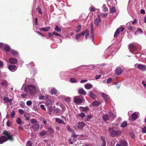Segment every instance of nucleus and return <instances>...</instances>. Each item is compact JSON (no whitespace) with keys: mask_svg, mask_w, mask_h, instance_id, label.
<instances>
[{"mask_svg":"<svg viewBox=\"0 0 146 146\" xmlns=\"http://www.w3.org/2000/svg\"><path fill=\"white\" fill-rule=\"evenodd\" d=\"M3 134L4 135L0 137V144H2L8 140L11 141L13 140V135L11 133L5 131L3 132Z\"/></svg>","mask_w":146,"mask_h":146,"instance_id":"obj_1","label":"nucleus"},{"mask_svg":"<svg viewBox=\"0 0 146 146\" xmlns=\"http://www.w3.org/2000/svg\"><path fill=\"white\" fill-rule=\"evenodd\" d=\"M114 128V127L109 128V131L110 133L111 136L112 137L119 136L121 133V131L120 129H118L115 131Z\"/></svg>","mask_w":146,"mask_h":146,"instance_id":"obj_2","label":"nucleus"},{"mask_svg":"<svg viewBox=\"0 0 146 146\" xmlns=\"http://www.w3.org/2000/svg\"><path fill=\"white\" fill-rule=\"evenodd\" d=\"M24 91L27 92L29 93L31 95L35 94L36 92L35 87L31 85L26 86L24 89Z\"/></svg>","mask_w":146,"mask_h":146,"instance_id":"obj_3","label":"nucleus"},{"mask_svg":"<svg viewBox=\"0 0 146 146\" xmlns=\"http://www.w3.org/2000/svg\"><path fill=\"white\" fill-rule=\"evenodd\" d=\"M89 31L87 29L84 31L76 35L75 37L76 40H78L79 38L81 36H83L84 35L85 36L86 38H87L89 36Z\"/></svg>","mask_w":146,"mask_h":146,"instance_id":"obj_4","label":"nucleus"},{"mask_svg":"<svg viewBox=\"0 0 146 146\" xmlns=\"http://www.w3.org/2000/svg\"><path fill=\"white\" fill-rule=\"evenodd\" d=\"M135 66L140 70L143 71H146V66L145 65L136 64H135Z\"/></svg>","mask_w":146,"mask_h":146,"instance_id":"obj_5","label":"nucleus"},{"mask_svg":"<svg viewBox=\"0 0 146 146\" xmlns=\"http://www.w3.org/2000/svg\"><path fill=\"white\" fill-rule=\"evenodd\" d=\"M138 45V44L137 43H134L130 44L129 46V50L131 52L135 51L136 50Z\"/></svg>","mask_w":146,"mask_h":146,"instance_id":"obj_6","label":"nucleus"},{"mask_svg":"<svg viewBox=\"0 0 146 146\" xmlns=\"http://www.w3.org/2000/svg\"><path fill=\"white\" fill-rule=\"evenodd\" d=\"M74 102L76 104H80L82 102L83 100L79 96H76L74 98Z\"/></svg>","mask_w":146,"mask_h":146,"instance_id":"obj_7","label":"nucleus"},{"mask_svg":"<svg viewBox=\"0 0 146 146\" xmlns=\"http://www.w3.org/2000/svg\"><path fill=\"white\" fill-rule=\"evenodd\" d=\"M124 28L123 27L120 28L118 29L116 31L114 34V37H117L119 35L120 33L122 32L124 30Z\"/></svg>","mask_w":146,"mask_h":146,"instance_id":"obj_8","label":"nucleus"},{"mask_svg":"<svg viewBox=\"0 0 146 146\" xmlns=\"http://www.w3.org/2000/svg\"><path fill=\"white\" fill-rule=\"evenodd\" d=\"M8 68L11 71L14 72L17 70V67L15 65H10L8 66Z\"/></svg>","mask_w":146,"mask_h":146,"instance_id":"obj_9","label":"nucleus"},{"mask_svg":"<svg viewBox=\"0 0 146 146\" xmlns=\"http://www.w3.org/2000/svg\"><path fill=\"white\" fill-rule=\"evenodd\" d=\"M97 16L98 18L96 19L94 21V24L96 25H98L99 23L101 22V20L100 15H98Z\"/></svg>","mask_w":146,"mask_h":146,"instance_id":"obj_10","label":"nucleus"},{"mask_svg":"<svg viewBox=\"0 0 146 146\" xmlns=\"http://www.w3.org/2000/svg\"><path fill=\"white\" fill-rule=\"evenodd\" d=\"M52 101L50 100H47L45 102V105L48 107L51 108L52 106Z\"/></svg>","mask_w":146,"mask_h":146,"instance_id":"obj_11","label":"nucleus"},{"mask_svg":"<svg viewBox=\"0 0 146 146\" xmlns=\"http://www.w3.org/2000/svg\"><path fill=\"white\" fill-rule=\"evenodd\" d=\"M101 95L106 102H107L109 100L110 98L108 95L104 93H102Z\"/></svg>","mask_w":146,"mask_h":146,"instance_id":"obj_12","label":"nucleus"},{"mask_svg":"<svg viewBox=\"0 0 146 146\" xmlns=\"http://www.w3.org/2000/svg\"><path fill=\"white\" fill-rule=\"evenodd\" d=\"M78 92L79 94H82L84 95H86L87 94L84 90L82 88H80L78 90Z\"/></svg>","mask_w":146,"mask_h":146,"instance_id":"obj_13","label":"nucleus"},{"mask_svg":"<svg viewBox=\"0 0 146 146\" xmlns=\"http://www.w3.org/2000/svg\"><path fill=\"white\" fill-rule=\"evenodd\" d=\"M119 143L121 146H128V143L127 141L123 140H121L119 141Z\"/></svg>","mask_w":146,"mask_h":146,"instance_id":"obj_14","label":"nucleus"},{"mask_svg":"<svg viewBox=\"0 0 146 146\" xmlns=\"http://www.w3.org/2000/svg\"><path fill=\"white\" fill-rule=\"evenodd\" d=\"M9 61L11 64H15L17 62V60L15 58H10L9 59Z\"/></svg>","mask_w":146,"mask_h":146,"instance_id":"obj_15","label":"nucleus"},{"mask_svg":"<svg viewBox=\"0 0 146 146\" xmlns=\"http://www.w3.org/2000/svg\"><path fill=\"white\" fill-rule=\"evenodd\" d=\"M85 125V123L84 122H80L78 123V128L79 129H82L83 127Z\"/></svg>","mask_w":146,"mask_h":146,"instance_id":"obj_16","label":"nucleus"},{"mask_svg":"<svg viewBox=\"0 0 146 146\" xmlns=\"http://www.w3.org/2000/svg\"><path fill=\"white\" fill-rule=\"evenodd\" d=\"M122 72V70L121 68L118 67L116 68L115 72L116 74L118 75L121 74Z\"/></svg>","mask_w":146,"mask_h":146,"instance_id":"obj_17","label":"nucleus"},{"mask_svg":"<svg viewBox=\"0 0 146 146\" xmlns=\"http://www.w3.org/2000/svg\"><path fill=\"white\" fill-rule=\"evenodd\" d=\"M3 100L6 103L9 102L11 104L12 100L11 99H9L8 98L6 97L4 98Z\"/></svg>","mask_w":146,"mask_h":146,"instance_id":"obj_18","label":"nucleus"},{"mask_svg":"<svg viewBox=\"0 0 146 146\" xmlns=\"http://www.w3.org/2000/svg\"><path fill=\"white\" fill-rule=\"evenodd\" d=\"M93 85L90 83H87L84 85L85 88L88 90H90L92 88Z\"/></svg>","mask_w":146,"mask_h":146,"instance_id":"obj_19","label":"nucleus"},{"mask_svg":"<svg viewBox=\"0 0 146 146\" xmlns=\"http://www.w3.org/2000/svg\"><path fill=\"white\" fill-rule=\"evenodd\" d=\"M134 120H135L138 117V115L135 112L133 113L131 116Z\"/></svg>","mask_w":146,"mask_h":146,"instance_id":"obj_20","label":"nucleus"},{"mask_svg":"<svg viewBox=\"0 0 146 146\" xmlns=\"http://www.w3.org/2000/svg\"><path fill=\"white\" fill-rule=\"evenodd\" d=\"M39 125L38 124L36 123L33 125V128L35 131H37L39 129Z\"/></svg>","mask_w":146,"mask_h":146,"instance_id":"obj_21","label":"nucleus"},{"mask_svg":"<svg viewBox=\"0 0 146 146\" xmlns=\"http://www.w3.org/2000/svg\"><path fill=\"white\" fill-rule=\"evenodd\" d=\"M55 121L56 122L58 123L65 124V123L63 121L59 118H55Z\"/></svg>","mask_w":146,"mask_h":146,"instance_id":"obj_22","label":"nucleus"},{"mask_svg":"<svg viewBox=\"0 0 146 146\" xmlns=\"http://www.w3.org/2000/svg\"><path fill=\"white\" fill-rule=\"evenodd\" d=\"M100 137L102 141V145L101 146H106V145L105 138L104 137L101 136Z\"/></svg>","mask_w":146,"mask_h":146,"instance_id":"obj_23","label":"nucleus"},{"mask_svg":"<svg viewBox=\"0 0 146 146\" xmlns=\"http://www.w3.org/2000/svg\"><path fill=\"white\" fill-rule=\"evenodd\" d=\"M90 97L93 99H95L97 97L92 92H90L89 93Z\"/></svg>","mask_w":146,"mask_h":146,"instance_id":"obj_24","label":"nucleus"},{"mask_svg":"<svg viewBox=\"0 0 146 146\" xmlns=\"http://www.w3.org/2000/svg\"><path fill=\"white\" fill-rule=\"evenodd\" d=\"M102 118L104 120L106 121L109 119L110 117L108 114H105L103 115L102 116Z\"/></svg>","mask_w":146,"mask_h":146,"instance_id":"obj_25","label":"nucleus"},{"mask_svg":"<svg viewBox=\"0 0 146 146\" xmlns=\"http://www.w3.org/2000/svg\"><path fill=\"white\" fill-rule=\"evenodd\" d=\"M81 28L82 26L80 25H78V26L77 27L75 31L76 33H78L80 31Z\"/></svg>","mask_w":146,"mask_h":146,"instance_id":"obj_26","label":"nucleus"},{"mask_svg":"<svg viewBox=\"0 0 146 146\" xmlns=\"http://www.w3.org/2000/svg\"><path fill=\"white\" fill-rule=\"evenodd\" d=\"M50 27H45V28H40V31H42L46 32V31H47L49 29H50Z\"/></svg>","mask_w":146,"mask_h":146,"instance_id":"obj_27","label":"nucleus"},{"mask_svg":"<svg viewBox=\"0 0 146 146\" xmlns=\"http://www.w3.org/2000/svg\"><path fill=\"white\" fill-rule=\"evenodd\" d=\"M100 102L99 101H95L93 102L92 105L93 106H96L100 105Z\"/></svg>","mask_w":146,"mask_h":146,"instance_id":"obj_28","label":"nucleus"},{"mask_svg":"<svg viewBox=\"0 0 146 146\" xmlns=\"http://www.w3.org/2000/svg\"><path fill=\"white\" fill-rule=\"evenodd\" d=\"M1 83L3 86L6 87L7 86L8 83L7 81L5 80H3Z\"/></svg>","mask_w":146,"mask_h":146,"instance_id":"obj_29","label":"nucleus"},{"mask_svg":"<svg viewBox=\"0 0 146 146\" xmlns=\"http://www.w3.org/2000/svg\"><path fill=\"white\" fill-rule=\"evenodd\" d=\"M110 11L111 13H112L116 12V9L114 7L112 6L110 8Z\"/></svg>","mask_w":146,"mask_h":146,"instance_id":"obj_30","label":"nucleus"},{"mask_svg":"<svg viewBox=\"0 0 146 146\" xmlns=\"http://www.w3.org/2000/svg\"><path fill=\"white\" fill-rule=\"evenodd\" d=\"M66 127H67V129L69 132H70L71 133H73L74 132V130H73L68 125Z\"/></svg>","mask_w":146,"mask_h":146,"instance_id":"obj_31","label":"nucleus"},{"mask_svg":"<svg viewBox=\"0 0 146 146\" xmlns=\"http://www.w3.org/2000/svg\"><path fill=\"white\" fill-rule=\"evenodd\" d=\"M51 92L52 94L55 95L57 92V90L53 88L51 90Z\"/></svg>","mask_w":146,"mask_h":146,"instance_id":"obj_32","label":"nucleus"},{"mask_svg":"<svg viewBox=\"0 0 146 146\" xmlns=\"http://www.w3.org/2000/svg\"><path fill=\"white\" fill-rule=\"evenodd\" d=\"M127 125V122L126 121H125L122 123L121 125V127H126Z\"/></svg>","mask_w":146,"mask_h":146,"instance_id":"obj_33","label":"nucleus"},{"mask_svg":"<svg viewBox=\"0 0 146 146\" xmlns=\"http://www.w3.org/2000/svg\"><path fill=\"white\" fill-rule=\"evenodd\" d=\"M46 133L47 132L45 131L44 130H43L40 132L39 133V134L40 135L43 136L46 135Z\"/></svg>","mask_w":146,"mask_h":146,"instance_id":"obj_34","label":"nucleus"},{"mask_svg":"<svg viewBox=\"0 0 146 146\" xmlns=\"http://www.w3.org/2000/svg\"><path fill=\"white\" fill-rule=\"evenodd\" d=\"M4 47V49L5 51H9L10 50V48L9 46L5 44Z\"/></svg>","mask_w":146,"mask_h":146,"instance_id":"obj_35","label":"nucleus"},{"mask_svg":"<svg viewBox=\"0 0 146 146\" xmlns=\"http://www.w3.org/2000/svg\"><path fill=\"white\" fill-rule=\"evenodd\" d=\"M140 32L141 33H142V29L139 28H138L137 29V31L135 32V34L136 35L138 33Z\"/></svg>","mask_w":146,"mask_h":146,"instance_id":"obj_36","label":"nucleus"},{"mask_svg":"<svg viewBox=\"0 0 146 146\" xmlns=\"http://www.w3.org/2000/svg\"><path fill=\"white\" fill-rule=\"evenodd\" d=\"M92 117V116L91 115H89L88 116H87L85 117V121H89V119L91 118Z\"/></svg>","mask_w":146,"mask_h":146,"instance_id":"obj_37","label":"nucleus"},{"mask_svg":"<svg viewBox=\"0 0 146 146\" xmlns=\"http://www.w3.org/2000/svg\"><path fill=\"white\" fill-rule=\"evenodd\" d=\"M16 123L18 124H20L21 123L22 121L20 118L19 117H18L16 119Z\"/></svg>","mask_w":146,"mask_h":146,"instance_id":"obj_38","label":"nucleus"},{"mask_svg":"<svg viewBox=\"0 0 146 146\" xmlns=\"http://www.w3.org/2000/svg\"><path fill=\"white\" fill-rule=\"evenodd\" d=\"M70 82L71 83H76L77 82V80L75 78H71L70 80Z\"/></svg>","mask_w":146,"mask_h":146,"instance_id":"obj_39","label":"nucleus"},{"mask_svg":"<svg viewBox=\"0 0 146 146\" xmlns=\"http://www.w3.org/2000/svg\"><path fill=\"white\" fill-rule=\"evenodd\" d=\"M55 30L58 32H60L61 31V29L57 26H56L54 29Z\"/></svg>","mask_w":146,"mask_h":146,"instance_id":"obj_40","label":"nucleus"},{"mask_svg":"<svg viewBox=\"0 0 146 146\" xmlns=\"http://www.w3.org/2000/svg\"><path fill=\"white\" fill-rule=\"evenodd\" d=\"M61 110L59 108H57L54 110V111L56 113L59 114L61 112Z\"/></svg>","mask_w":146,"mask_h":146,"instance_id":"obj_41","label":"nucleus"},{"mask_svg":"<svg viewBox=\"0 0 146 146\" xmlns=\"http://www.w3.org/2000/svg\"><path fill=\"white\" fill-rule=\"evenodd\" d=\"M78 116H80L82 118H83L84 117H86L85 114L84 113H79L78 114Z\"/></svg>","mask_w":146,"mask_h":146,"instance_id":"obj_42","label":"nucleus"},{"mask_svg":"<svg viewBox=\"0 0 146 146\" xmlns=\"http://www.w3.org/2000/svg\"><path fill=\"white\" fill-rule=\"evenodd\" d=\"M11 53L14 56L17 55L18 54L17 52L13 50H11Z\"/></svg>","mask_w":146,"mask_h":146,"instance_id":"obj_43","label":"nucleus"},{"mask_svg":"<svg viewBox=\"0 0 146 146\" xmlns=\"http://www.w3.org/2000/svg\"><path fill=\"white\" fill-rule=\"evenodd\" d=\"M72 134L71 135V137L74 138V139L76 138H77V136H78V135H76L75 134V132L74 131V132L73 133H72Z\"/></svg>","mask_w":146,"mask_h":146,"instance_id":"obj_44","label":"nucleus"},{"mask_svg":"<svg viewBox=\"0 0 146 146\" xmlns=\"http://www.w3.org/2000/svg\"><path fill=\"white\" fill-rule=\"evenodd\" d=\"M26 146H32V143L30 141H28L26 144Z\"/></svg>","mask_w":146,"mask_h":146,"instance_id":"obj_45","label":"nucleus"},{"mask_svg":"<svg viewBox=\"0 0 146 146\" xmlns=\"http://www.w3.org/2000/svg\"><path fill=\"white\" fill-rule=\"evenodd\" d=\"M48 130L50 133L51 134H52L54 132V130L52 128L49 127L48 129Z\"/></svg>","mask_w":146,"mask_h":146,"instance_id":"obj_46","label":"nucleus"},{"mask_svg":"<svg viewBox=\"0 0 146 146\" xmlns=\"http://www.w3.org/2000/svg\"><path fill=\"white\" fill-rule=\"evenodd\" d=\"M91 38H92V40L93 42H94V33H91Z\"/></svg>","mask_w":146,"mask_h":146,"instance_id":"obj_47","label":"nucleus"},{"mask_svg":"<svg viewBox=\"0 0 146 146\" xmlns=\"http://www.w3.org/2000/svg\"><path fill=\"white\" fill-rule=\"evenodd\" d=\"M15 115V111H13L11 114V116L12 118H13Z\"/></svg>","mask_w":146,"mask_h":146,"instance_id":"obj_48","label":"nucleus"},{"mask_svg":"<svg viewBox=\"0 0 146 146\" xmlns=\"http://www.w3.org/2000/svg\"><path fill=\"white\" fill-rule=\"evenodd\" d=\"M81 108V110L83 111H86V110H88V108L86 107V108H85L84 107H80Z\"/></svg>","mask_w":146,"mask_h":146,"instance_id":"obj_49","label":"nucleus"},{"mask_svg":"<svg viewBox=\"0 0 146 146\" xmlns=\"http://www.w3.org/2000/svg\"><path fill=\"white\" fill-rule=\"evenodd\" d=\"M30 122L32 123H37L36 120L35 119H31L30 120Z\"/></svg>","mask_w":146,"mask_h":146,"instance_id":"obj_50","label":"nucleus"},{"mask_svg":"<svg viewBox=\"0 0 146 146\" xmlns=\"http://www.w3.org/2000/svg\"><path fill=\"white\" fill-rule=\"evenodd\" d=\"M110 115L113 118H114L116 117V115L113 114L111 112H110Z\"/></svg>","mask_w":146,"mask_h":146,"instance_id":"obj_51","label":"nucleus"},{"mask_svg":"<svg viewBox=\"0 0 146 146\" xmlns=\"http://www.w3.org/2000/svg\"><path fill=\"white\" fill-rule=\"evenodd\" d=\"M26 104L28 106H29L32 104V102L31 101H28L27 102Z\"/></svg>","mask_w":146,"mask_h":146,"instance_id":"obj_52","label":"nucleus"},{"mask_svg":"<svg viewBox=\"0 0 146 146\" xmlns=\"http://www.w3.org/2000/svg\"><path fill=\"white\" fill-rule=\"evenodd\" d=\"M53 34L54 35H56V36H61V35L60 34L58 33L56 31H54L53 32Z\"/></svg>","mask_w":146,"mask_h":146,"instance_id":"obj_53","label":"nucleus"},{"mask_svg":"<svg viewBox=\"0 0 146 146\" xmlns=\"http://www.w3.org/2000/svg\"><path fill=\"white\" fill-rule=\"evenodd\" d=\"M103 8H104V10L105 12L107 11H108V9L106 7V5L104 4L103 6Z\"/></svg>","mask_w":146,"mask_h":146,"instance_id":"obj_54","label":"nucleus"},{"mask_svg":"<svg viewBox=\"0 0 146 146\" xmlns=\"http://www.w3.org/2000/svg\"><path fill=\"white\" fill-rule=\"evenodd\" d=\"M142 132L144 133H146V127H144L142 128Z\"/></svg>","mask_w":146,"mask_h":146,"instance_id":"obj_55","label":"nucleus"},{"mask_svg":"<svg viewBox=\"0 0 146 146\" xmlns=\"http://www.w3.org/2000/svg\"><path fill=\"white\" fill-rule=\"evenodd\" d=\"M101 75H96L95 76V78L96 79H98L100 78L101 77Z\"/></svg>","mask_w":146,"mask_h":146,"instance_id":"obj_56","label":"nucleus"},{"mask_svg":"<svg viewBox=\"0 0 146 146\" xmlns=\"http://www.w3.org/2000/svg\"><path fill=\"white\" fill-rule=\"evenodd\" d=\"M40 108L43 110L45 111L46 110V108L45 107L44 105H41L40 106Z\"/></svg>","mask_w":146,"mask_h":146,"instance_id":"obj_57","label":"nucleus"},{"mask_svg":"<svg viewBox=\"0 0 146 146\" xmlns=\"http://www.w3.org/2000/svg\"><path fill=\"white\" fill-rule=\"evenodd\" d=\"M19 112L21 114H23L24 113V111L21 109H20L18 110Z\"/></svg>","mask_w":146,"mask_h":146,"instance_id":"obj_58","label":"nucleus"},{"mask_svg":"<svg viewBox=\"0 0 146 146\" xmlns=\"http://www.w3.org/2000/svg\"><path fill=\"white\" fill-rule=\"evenodd\" d=\"M90 10L91 11H95V8L94 7H91L90 8Z\"/></svg>","mask_w":146,"mask_h":146,"instance_id":"obj_59","label":"nucleus"},{"mask_svg":"<svg viewBox=\"0 0 146 146\" xmlns=\"http://www.w3.org/2000/svg\"><path fill=\"white\" fill-rule=\"evenodd\" d=\"M91 31L90 32L91 34V33H94V32H93L94 28H93V25L92 24L91 25Z\"/></svg>","mask_w":146,"mask_h":146,"instance_id":"obj_60","label":"nucleus"},{"mask_svg":"<svg viewBox=\"0 0 146 146\" xmlns=\"http://www.w3.org/2000/svg\"><path fill=\"white\" fill-rule=\"evenodd\" d=\"M112 79L111 78H110L108 79L107 80V84L109 83H110Z\"/></svg>","mask_w":146,"mask_h":146,"instance_id":"obj_61","label":"nucleus"},{"mask_svg":"<svg viewBox=\"0 0 146 146\" xmlns=\"http://www.w3.org/2000/svg\"><path fill=\"white\" fill-rule=\"evenodd\" d=\"M7 125L9 127L11 126V123L9 121H8L7 122Z\"/></svg>","mask_w":146,"mask_h":146,"instance_id":"obj_62","label":"nucleus"},{"mask_svg":"<svg viewBox=\"0 0 146 146\" xmlns=\"http://www.w3.org/2000/svg\"><path fill=\"white\" fill-rule=\"evenodd\" d=\"M25 106V104L23 102H21V103L20 104V106H21L23 108Z\"/></svg>","mask_w":146,"mask_h":146,"instance_id":"obj_63","label":"nucleus"},{"mask_svg":"<svg viewBox=\"0 0 146 146\" xmlns=\"http://www.w3.org/2000/svg\"><path fill=\"white\" fill-rule=\"evenodd\" d=\"M127 29L129 31H131L133 29L130 26H129L127 27Z\"/></svg>","mask_w":146,"mask_h":146,"instance_id":"obj_64","label":"nucleus"}]
</instances>
